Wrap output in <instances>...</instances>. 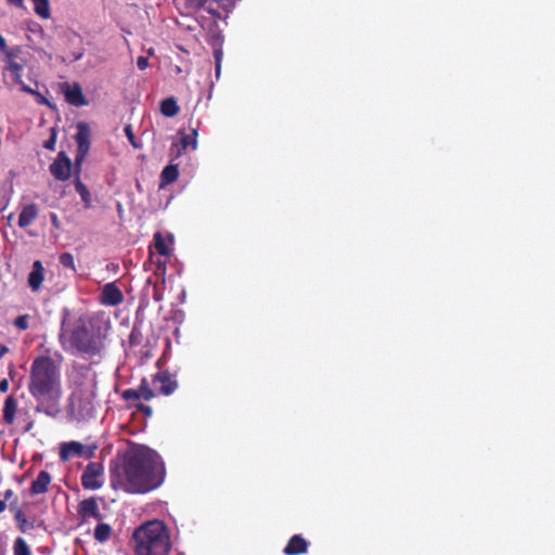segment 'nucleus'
Instances as JSON below:
<instances>
[{"instance_id":"obj_1","label":"nucleus","mask_w":555,"mask_h":555,"mask_svg":"<svg viewBox=\"0 0 555 555\" xmlns=\"http://www.w3.org/2000/svg\"><path fill=\"white\" fill-rule=\"evenodd\" d=\"M164 479V462L149 449L128 453L122 466L111 469L112 487L129 493L150 492L158 488Z\"/></svg>"},{"instance_id":"obj_2","label":"nucleus","mask_w":555,"mask_h":555,"mask_svg":"<svg viewBox=\"0 0 555 555\" xmlns=\"http://www.w3.org/2000/svg\"><path fill=\"white\" fill-rule=\"evenodd\" d=\"M28 391L36 400L35 411L56 417L61 413L63 397L60 366L49 356L37 357L29 371Z\"/></svg>"},{"instance_id":"obj_3","label":"nucleus","mask_w":555,"mask_h":555,"mask_svg":"<svg viewBox=\"0 0 555 555\" xmlns=\"http://www.w3.org/2000/svg\"><path fill=\"white\" fill-rule=\"evenodd\" d=\"M69 317V309L63 308L61 331L59 334V341L61 346L64 349H67L66 344L69 343L70 348L78 353L88 356L99 354L104 348L103 336L100 334V331L95 332L92 319L87 320L85 317H80L75 326L69 331L67 337V330L65 326Z\"/></svg>"},{"instance_id":"obj_4","label":"nucleus","mask_w":555,"mask_h":555,"mask_svg":"<svg viewBox=\"0 0 555 555\" xmlns=\"http://www.w3.org/2000/svg\"><path fill=\"white\" fill-rule=\"evenodd\" d=\"M137 555H167L170 550L169 533L159 520L147 521L133 532Z\"/></svg>"},{"instance_id":"obj_5","label":"nucleus","mask_w":555,"mask_h":555,"mask_svg":"<svg viewBox=\"0 0 555 555\" xmlns=\"http://www.w3.org/2000/svg\"><path fill=\"white\" fill-rule=\"evenodd\" d=\"M96 449L95 444L85 446L79 441L63 442L60 448V459L63 462L75 456L89 460L94 456Z\"/></svg>"},{"instance_id":"obj_6","label":"nucleus","mask_w":555,"mask_h":555,"mask_svg":"<svg viewBox=\"0 0 555 555\" xmlns=\"http://www.w3.org/2000/svg\"><path fill=\"white\" fill-rule=\"evenodd\" d=\"M90 127L86 122H79L77 125V133L75 134V141L77 143V151L75 156V167L77 170L80 169L86 156L90 150Z\"/></svg>"},{"instance_id":"obj_7","label":"nucleus","mask_w":555,"mask_h":555,"mask_svg":"<svg viewBox=\"0 0 555 555\" xmlns=\"http://www.w3.org/2000/svg\"><path fill=\"white\" fill-rule=\"evenodd\" d=\"M104 474V467L102 463L99 462H90L82 475H81V485L85 489L88 490H98L103 486V482L100 480Z\"/></svg>"},{"instance_id":"obj_8","label":"nucleus","mask_w":555,"mask_h":555,"mask_svg":"<svg viewBox=\"0 0 555 555\" xmlns=\"http://www.w3.org/2000/svg\"><path fill=\"white\" fill-rule=\"evenodd\" d=\"M152 386L156 393L170 396L178 388V382L173 375L167 371H162L152 376Z\"/></svg>"},{"instance_id":"obj_9","label":"nucleus","mask_w":555,"mask_h":555,"mask_svg":"<svg viewBox=\"0 0 555 555\" xmlns=\"http://www.w3.org/2000/svg\"><path fill=\"white\" fill-rule=\"evenodd\" d=\"M151 385H152V383H150L147 380V378L144 377L141 379V383L138 388L125 389L121 392V398L126 401L141 400V399H143L145 401H150L156 396V392L154 391V389L152 388Z\"/></svg>"},{"instance_id":"obj_10","label":"nucleus","mask_w":555,"mask_h":555,"mask_svg":"<svg viewBox=\"0 0 555 555\" xmlns=\"http://www.w3.org/2000/svg\"><path fill=\"white\" fill-rule=\"evenodd\" d=\"M72 167L73 164L70 158L65 154V152H60L50 165V172L56 180L66 181L70 177Z\"/></svg>"},{"instance_id":"obj_11","label":"nucleus","mask_w":555,"mask_h":555,"mask_svg":"<svg viewBox=\"0 0 555 555\" xmlns=\"http://www.w3.org/2000/svg\"><path fill=\"white\" fill-rule=\"evenodd\" d=\"M62 90L65 96V101L76 107L85 106L88 101L82 92L81 86L78 82L62 85Z\"/></svg>"},{"instance_id":"obj_12","label":"nucleus","mask_w":555,"mask_h":555,"mask_svg":"<svg viewBox=\"0 0 555 555\" xmlns=\"http://www.w3.org/2000/svg\"><path fill=\"white\" fill-rule=\"evenodd\" d=\"M124 301V294L115 283H107L102 287L100 302L103 306L116 307Z\"/></svg>"},{"instance_id":"obj_13","label":"nucleus","mask_w":555,"mask_h":555,"mask_svg":"<svg viewBox=\"0 0 555 555\" xmlns=\"http://www.w3.org/2000/svg\"><path fill=\"white\" fill-rule=\"evenodd\" d=\"M77 512L83 521H87L90 518L101 520L103 517L100 512L99 504H98V501L95 498H89V499L82 500L78 504Z\"/></svg>"},{"instance_id":"obj_14","label":"nucleus","mask_w":555,"mask_h":555,"mask_svg":"<svg viewBox=\"0 0 555 555\" xmlns=\"http://www.w3.org/2000/svg\"><path fill=\"white\" fill-rule=\"evenodd\" d=\"M44 281V268L40 260L34 261L28 274L27 283L33 292H38Z\"/></svg>"},{"instance_id":"obj_15","label":"nucleus","mask_w":555,"mask_h":555,"mask_svg":"<svg viewBox=\"0 0 555 555\" xmlns=\"http://www.w3.org/2000/svg\"><path fill=\"white\" fill-rule=\"evenodd\" d=\"M181 138L178 143L175 144L176 147V157L180 156L184 153L188 147H192L195 150L197 147V130L195 128L191 129V133H180Z\"/></svg>"},{"instance_id":"obj_16","label":"nucleus","mask_w":555,"mask_h":555,"mask_svg":"<svg viewBox=\"0 0 555 555\" xmlns=\"http://www.w3.org/2000/svg\"><path fill=\"white\" fill-rule=\"evenodd\" d=\"M51 480V475L47 470H40L29 487L30 494L37 495L48 492Z\"/></svg>"},{"instance_id":"obj_17","label":"nucleus","mask_w":555,"mask_h":555,"mask_svg":"<svg viewBox=\"0 0 555 555\" xmlns=\"http://www.w3.org/2000/svg\"><path fill=\"white\" fill-rule=\"evenodd\" d=\"M39 209L35 203L25 205L18 216L17 224L20 228L25 229L29 227L38 217Z\"/></svg>"},{"instance_id":"obj_18","label":"nucleus","mask_w":555,"mask_h":555,"mask_svg":"<svg viewBox=\"0 0 555 555\" xmlns=\"http://www.w3.org/2000/svg\"><path fill=\"white\" fill-rule=\"evenodd\" d=\"M308 550V542L300 535H293L284 548L286 555H301Z\"/></svg>"},{"instance_id":"obj_19","label":"nucleus","mask_w":555,"mask_h":555,"mask_svg":"<svg viewBox=\"0 0 555 555\" xmlns=\"http://www.w3.org/2000/svg\"><path fill=\"white\" fill-rule=\"evenodd\" d=\"M11 512L13 513L14 520L20 532L27 533L35 529V522L27 518L26 514L21 507H16Z\"/></svg>"},{"instance_id":"obj_20","label":"nucleus","mask_w":555,"mask_h":555,"mask_svg":"<svg viewBox=\"0 0 555 555\" xmlns=\"http://www.w3.org/2000/svg\"><path fill=\"white\" fill-rule=\"evenodd\" d=\"M17 411V400L13 396L7 397L3 404V421L8 425H12Z\"/></svg>"},{"instance_id":"obj_21","label":"nucleus","mask_w":555,"mask_h":555,"mask_svg":"<svg viewBox=\"0 0 555 555\" xmlns=\"http://www.w3.org/2000/svg\"><path fill=\"white\" fill-rule=\"evenodd\" d=\"M179 177V168L178 165H167L160 172V182L159 188H165L177 181Z\"/></svg>"},{"instance_id":"obj_22","label":"nucleus","mask_w":555,"mask_h":555,"mask_svg":"<svg viewBox=\"0 0 555 555\" xmlns=\"http://www.w3.org/2000/svg\"><path fill=\"white\" fill-rule=\"evenodd\" d=\"M180 107L173 98H167L160 103V113L166 117L178 115Z\"/></svg>"},{"instance_id":"obj_23","label":"nucleus","mask_w":555,"mask_h":555,"mask_svg":"<svg viewBox=\"0 0 555 555\" xmlns=\"http://www.w3.org/2000/svg\"><path fill=\"white\" fill-rule=\"evenodd\" d=\"M75 190L80 195L81 201L86 208L91 207V194L87 188V185L80 180L79 177H76L74 181Z\"/></svg>"},{"instance_id":"obj_24","label":"nucleus","mask_w":555,"mask_h":555,"mask_svg":"<svg viewBox=\"0 0 555 555\" xmlns=\"http://www.w3.org/2000/svg\"><path fill=\"white\" fill-rule=\"evenodd\" d=\"M153 245L156 251L162 256H169L170 255V248L166 244V240L162 232H155L153 235Z\"/></svg>"},{"instance_id":"obj_25","label":"nucleus","mask_w":555,"mask_h":555,"mask_svg":"<svg viewBox=\"0 0 555 555\" xmlns=\"http://www.w3.org/2000/svg\"><path fill=\"white\" fill-rule=\"evenodd\" d=\"M112 535V527L108 524L100 522L94 528V539L98 542L104 543L108 541Z\"/></svg>"},{"instance_id":"obj_26","label":"nucleus","mask_w":555,"mask_h":555,"mask_svg":"<svg viewBox=\"0 0 555 555\" xmlns=\"http://www.w3.org/2000/svg\"><path fill=\"white\" fill-rule=\"evenodd\" d=\"M225 9L223 0H209L204 10L215 18H221V10Z\"/></svg>"},{"instance_id":"obj_27","label":"nucleus","mask_w":555,"mask_h":555,"mask_svg":"<svg viewBox=\"0 0 555 555\" xmlns=\"http://www.w3.org/2000/svg\"><path fill=\"white\" fill-rule=\"evenodd\" d=\"M34 3L35 13L41 18L50 17V3L49 0H31Z\"/></svg>"},{"instance_id":"obj_28","label":"nucleus","mask_w":555,"mask_h":555,"mask_svg":"<svg viewBox=\"0 0 555 555\" xmlns=\"http://www.w3.org/2000/svg\"><path fill=\"white\" fill-rule=\"evenodd\" d=\"M207 2H209V0H182L183 8L188 13L204 9Z\"/></svg>"},{"instance_id":"obj_29","label":"nucleus","mask_w":555,"mask_h":555,"mask_svg":"<svg viewBox=\"0 0 555 555\" xmlns=\"http://www.w3.org/2000/svg\"><path fill=\"white\" fill-rule=\"evenodd\" d=\"M13 552L14 555H31L28 544L21 537L16 538V540L14 541Z\"/></svg>"},{"instance_id":"obj_30","label":"nucleus","mask_w":555,"mask_h":555,"mask_svg":"<svg viewBox=\"0 0 555 555\" xmlns=\"http://www.w3.org/2000/svg\"><path fill=\"white\" fill-rule=\"evenodd\" d=\"M22 91H24L25 93H28V94H31V95H35L36 99H37V102L41 105H47L49 107H52V104L50 103V101L43 96L40 92L34 90L33 88H30L29 86H27L26 83H23L22 85Z\"/></svg>"},{"instance_id":"obj_31","label":"nucleus","mask_w":555,"mask_h":555,"mask_svg":"<svg viewBox=\"0 0 555 555\" xmlns=\"http://www.w3.org/2000/svg\"><path fill=\"white\" fill-rule=\"evenodd\" d=\"M59 261L64 268H67L73 272H76L77 269L75 264V259L70 253H62L59 257Z\"/></svg>"},{"instance_id":"obj_32","label":"nucleus","mask_w":555,"mask_h":555,"mask_svg":"<svg viewBox=\"0 0 555 555\" xmlns=\"http://www.w3.org/2000/svg\"><path fill=\"white\" fill-rule=\"evenodd\" d=\"M3 499L8 502L10 511H14L16 507H20L18 496L12 489H8L3 492Z\"/></svg>"},{"instance_id":"obj_33","label":"nucleus","mask_w":555,"mask_h":555,"mask_svg":"<svg viewBox=\"0 0 555 555\" xmlns=\"http://www.w3.org/2000/svg\"><path fill=\"white\" fill-rule=\"evenodd\" d=\"M8 69L12 74V76H14L16 82L22 86L24 83L22 81V75H21V73L23 70L22 65L16 62H10L8 65Z\"/></svg>"},{"instance_id":"obj_34","label":"nucleus","mask_w":555,"mask_h":555,"mask_svg":"<svg viewBox=\"0 0 555 555\" xmlns=\"http://www.w3.org/2000/svg\"><path fill=\"white\" fill-rule=\"evenodd\" d=\"M28 321H29V315L28 314H22V315H18L15 320H14V325L21 330V331H25L29 327V324H28Z\"/></svg>"},{"instance_id":"obj_35","label":"nucleus","mask_w":555,"mask_h":555,"mask_svg":"<svg viewBox=\"0 0 555 555\" xmlns=\"http://www.w3.org/2000/svg\"><path fill=\"white\" fill-rule=\"evenodd\" d=\"M134 408L137 409V411L142 412L147 417H151L153 415V410L150 405H146L144 403H137Z\"/></svg>"},{"instance_id":"obj_36","label":"nucleus","mask_w":555,"mask_h":555,"mask_svg":"<svg viewBox=\"0 0 555 555\" xmlns=\"http://www.w3.org/2000/svg\"><path fill=\"white\" fill-rule=\"evenodd\" d=\"M56 133L53 130L51 137L43 143V147L50 151L55 149Z\"/></svg>"},{"instance_id":"obj_37","label":"nucleus","mask_w":555,"mask_h":555,"mask_svg":"<svg viewBox=\"0 0 555 555\" xmlns=\"http://www.w3.org/2000/svg\"><path fill=\"white\" fill-rule=\"evenodd\" d=\"M214 56L216 61V75L219 76L220 69H221V59H222V51L221 50H215Z\"/></svg>"},{"instance_id":"obj_38","label":"nucleus","mask_w":555,"mask_h":555,"mask_svg":"<svg viewBox=\"0 0 555 555\" xmlns=\"http://www.w3.org/2000/svg\"><path fill=\"white\" fill-rule=\"evenodd\" d=\"M139 69L144 70L149 66V60L145 56H139L137 61Z\"/></svg>"},{"instance_id":"obj_39","label":"nucleus","mask_w":555,"mask_h":555,"mask_svg":"<svg viewBox=\"0 0 555 555\" xmlns=\"http://www.w3.org/2000/svg\"><path fill=\"white\" fill-rule=\"evenodd\" d=\"M125 133L128 138V140L130 141V143L133 145V146H137L135 142H134V134L132 132V129H131V126H126L125 128Z\"/></svg>"},{"instance_id":"obj_40","label":"nucleus","mask_w":555,"mask_h":555,"mask_svg":"<svg viewBox=\"0 0 555 555\" xmlns=\"http://www.w3.org/2000/svg\"><path fill=\"white\" fill-rule=\"evenodd\" d=\"M0 51L5 52V54L9 57L11 56V53L9 51H7V41L2 35H0Z\"/></svg>"},{"instance_id":"obj_41","label":"nucleus","mask_w":555,"mask_h":555,"mask_svg":"<svg viewBox=\"0 0 555 555\" xmlns=\"http://www.w3.org/2000/svg\"><path fill=\"white\" fill-rule=\"evenodd\" d=\"M8 389H9V382L7 378H3L2 380H0V391L7 392Z\"/></svg>"},{"instance_id":"obj_42","label":"nucleus","mask_w":555,"mask_h":555,"mask_svg":"<svg viewBox=\"0 0 555 555\" xmlns=\"http://www.w3.org/2000/svg\"><path fill=\"white\" fill-rule=\"evenodd\" d=\"M10 4L16 7V8H23L24 7V0H7Z\"/></svg>"},{"instance_id":"obj_43","label":"nucleus","mask_w":555,"mask_h":555,"mask_svg":"<svg viewBox=\"0 0 555 555\" xmlns=\"http://www.w3.org/2000/svg\"><path fill=\"white\" fill-rule=\"evenodd\" d=\"M8 507H9L8 502H5L4 499H1L0 500V514H2Z\"/></svg>"},{"instance_id":"obj_44","label":"nucleus","mask_w":555,"mask_h":555,"mask_svg":"<svg viewBox=\"0 0 555 555\" xmlns=\"http://www.w3.org/2000/svg\"><path fill=\"white\" fill-rule=\"evenodd\" d=\"M51 219H52V222H53L54 224H56V222H57V216H56L55 214H52V215H51Z\"/></svg>"},{"instance_id":"obj_45","label":"nucleus","mask_w":555,"mask_h":555,"mask_svg":"<svg viewBox=\"0 0 555 555\" xmlns=\"http://www.w3.org/2000/svg\"><path fill=\"white\" fill-rule=\"evenodd\" d=\"M31 427H33V422H30V423L26 426L25 431H29V430L31 429Z\"/></svg>"},{"instance_id":"obj_46","label":"nucleus","mask_w":555,"mask_h":555,"mask_svg":"<svg viewBox=\"0 0 555 555\" xmlns=\"http://www.w3.org/2000/svg\"><path fill=\"white\" fill-rule=\"evenodd\" d=\"M168 240H169V242H170V243H172V242H173V236H172V234H168Z\"/></svg>"},{"instance_id":"obj_47","label":"nucleus","mask_w":555,"mask_h":555,"mask_svg":"<svg viewBox=\"0 0 555 555\" xmlns=\"http://www.w3.org/2000/svg\"><path fill=\"white\" fill-rule=\"evenodd\" d=\"M155 300H160V296L158 294L154 295Z\"/></svg>"},{"instance_id":"obj_48","label":"nucleus","mask_w":555,"mask_h":555,"mask_svg":"<svg viewBox=\"0 0 555 555\" xmlns=\"http://www.w3.org/2000/svg\"><path fill=\"white\" fill-rule=\"evenodd\" d=\"M5 350H7V347L1 348V352H5Z\"/></svg>"}]
</instances>
